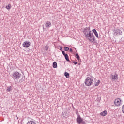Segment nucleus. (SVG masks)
Masks as SVG:
<instances>
[{
    "instance_id": "27",
    "label": "nucleus",
    "mask_w": 124,
    "mask_h": 124,
    "mask_svg": "<svg viewBox=\"0 0 124 124\" xmlns=\"http://www.w3.org/2000/svg\"><path fill=\"white\" fill-rule=\"evenodd\" d=\"M46 48H47V46H46Z\"/></svg>"
},
{
    "instance_id": "11",
    "label": "nucleus",
    "mask_w": 124,
    "mask_h": 124,
    "mask_svg": "<svg viewBox=\"0 0 124 124\" xmlns=\"http://www.w3.org/2000/svg\"><path fill=\"white\" fill-rule=\"evenodd\" d=\"M100 115H101V116H103V117H105V116H106V115H107V111L104 110L102 112L100 113Z\"/></svg>"
},
{
    "instance_id": "14",
    "label": "nucleus",
    "mask_w": 124,
    "mask_h": 124,
    "mask_svg": "<svg viewBox=\"0 0 124 124\" xmlns=\"http://www.w3.org/2000/svg\"><path fill=\"white\" fill-rule=\"evenodd\" d=\"M53 68H57L58 67V66L57 65V62H53Z\"/></svg>"
},
{
    "instance_id": "15",
    "label": "nucleus",
    "mask_w": 124,
    "mask_h": 124,
    "mask_svg": "<svg viewBox=\"0 0 124 124\" xmlns=\"http://www.w3.org/2000/svg\"><path fill=\"white\" fill-rule=\"evenodd\" d=\"M64 76L66 78H69V73H67V72L64 73Z\"/></svg>"
},
{
    "instance_id": "19",
    "label": "nucleus",
    "mask_w": 124,
    "mask_h": 124,
    "mask_svg": "<svg viewBox=\"0 0 124 124\" xmlns=\"http://www.w3.org/2000/svg\"><path fill=\"white\" fill-rule=\"evenodd\" d=\"M64 51H69V47H66V46L64 47Z\"/></svg>"
},
{
    "instance_id": "22",
    "label": "nucleus",
    "mask_w": 124,
    "mask_h": 124,
    "mask_svg": "<svg viewBox=\"0 0 124 124\" xmlns=\"http://www.w3.org/2000/svg\"><path fill=\"white\" fill-rule=\"evenodd\" d=\"M61 52L62 54V55H63L64 56L66 54V53H65V52L63 50H61Z\"/></svg>"
},
{
    "instance_id": "20",
    "label": "nucleus",
    "mask_w": 124,
    "mask_h": 124,
    "mask_svg": "<svg viewBox=\"0 0 124 124\" xmlns=\"http://www.w3.org/2000/svg\"><path fill=\"white\" fill-rule=\"evenodd\" d=\"M100 83V81L99 80H98L97 81V82L95 84V86L97 87V86H98L99 85V84Z\"/></svg>"
},
{
    "instance_id": "21",
    "label": "nucleus",
    "mask_w": 124,
    "mask_h": 124,
    "mask_svg": "<svg viewBox=\"0 0 124 124\" xmlns=\"http://www.w3.org/2000/svg\"><path fill=\"white\" fill-rule=\"evenodd\" d=\"M122 111L123 113H124V104L122 106Z\"/></svg>"
},
{
    "instance_id": "17",
    "label": "nucleus",
    "mask_w": 124,
    "mask_h": 124,
    "mask_svg": "<svg viewBox=\"0 0 124 124\" xmlns=\"http://www.w3.org/2000/svg\"><path fill=\"white\" fill-rule=\"evenodd\" d=\"M6 9H8V10H9L11 9V5L8 4V6H6Z\"/></svg>"
},
{
    "instance_id": "13",
    "label": "nucleus",
    "mask_w": 124,
    "mask_h": 124,
    "mask_svg": "<svg viewBox=\"0 0 124 124\" xmlns=\"http://www.w3.org/2000/svg\"><path fill=\"white\" fill-rule=\"evenodd\" d=\"M25 76L23 77L22 78L19 80L20 84H22V83L25 81Z\"/></svg>"
},
{
    "instance_id": "1",
    "label": "nucleus",
    "mask_w": 124,
    "mask_h": 124,
    "mask_svg": "<svg viewBox=\"0 0 124 124\" xmlns=\"http://www.w3.org/2000/svg\"><path fill=\"white\" fill-rule=\"evenodd\" d=\"M83 33H84L85 37L90 42H94L95 41V38L93 32L91 31V27H86L83 29Z\"/></svg>"
},
{
    "instance_id": "16",
    "label": "nucleus",
    "mask_w": 124,
    "mask_h": 124,
    "mask_svg": "<svg viewBox=\"0 0 124 124\" xmlns=\"http://www.w3.org/2000/svg\"><path fill=\"white\" fill-rule=\"evenodd\" d=\"M75 57L77 60L79 61L80 60V56H79V54L78 53H76L75 54Z\"/></svg>"
},
{
    "instance_id": "3",
    "label": "nucleus",
    "mask_w": 124,
    "mask_h": 124,
    "mask_svg": "<svg viewBox=\"0 0 124 124\" xmlns=\"http://www.w3.org/2000/svg\"><path fill=\"white\" fill-rule=\"evenodd\" d=\"M85 84L86 86H88V87L92 86L93 84V79L90 77H87L85 79Z\"/></svg>"
},
{
    "instance_id": "9",
    "label": "nucleus",
    "mask_w": 124,
    "mask_h": 124,
    "mask_svg": "<svg viewBox=\"0 0 124 124\" xmlns=\"http://www.w3.org/2000/svg\"><path fill=\"white\" fill-rule=\"evenodd\" d=\"M52 26V24L51 23V22L48 21H47L45 24V27L46 28H49V27H51Z\"/></svg>"
},
{
    "instance_id": "10",
    "label": "nucleus",
    "mask_w": 124,
    "mask_h": 124,
    "mask_svg": "<svg viewBox=\"0 0 124 124\" xmlns=\"http://www.w3.org/2000/svg\"><path fill=\"white\" fill-rule=\"evenodd\" d=\"M92 31L93 32V33L95 34L96 37H97V38H99L98 37V33H97V31H96V29H93L92 30Z\"/></svg>"
},
{
    "instance_id": "24",
    "label": "nucleus",
    "mask_w": 124,
    "mask_h": 124,
    "mask_svg": "<svg viewBox=\"0 0 124 124\" xmlns=\"http://www.w3.org/2000/svg\"><path fill=\"white\" fill-rule=\"evenodd\" d=\"M69 50V51H70V53H72V51H73L72 48H70Z\"/></svg>"
},
{
    "instance_id": "6",
    "label": "nucleus",
    "mask_w": 124,
    "mask_h": 124,
    "mask_svg": "<svg viewBox=\"0 0 124 124\" xmlns=\"http://www.w3.org/2000/svg\"><path fill=\"white\" fill-rule=\"evenodd\" d=\"M22 46L24 48H29L31 46V42L26 41L23 43Z\"/></svg>"
},
{
    "instance_id": "28",
    "label": "nucleus",
    "mask_w": 124,
    "mask_h": 124,
    "mask_svg": "<svg viewBox=\"0 0 124 124\" xmlns=\"http://www.w3.org/2000/svg\"><path fill=\"white\" fill-rule=\"evenodd\" d=\"M78 64H79V65H80V63H79Z\"/></svg>"
},
{
    "instance_id": "8",
    "label": "nucleus",
    "mask_w": 124,
    "mask_h": 124,
    "mask_svg": "<svg viewBox=\"0 0 124 124\" xmlns=\"http://www.w3.org/2000/svg\"><path fill=\"white\" fill-rule=\"evenodd\" d=\"M111 78L113 81H115V80H118V74H115V75H111Z\"/></svg>"
},
{
    "instance_id": "7",
    "label": "nucleus",
    "mask_w": 124,
    "mask_h": 124,
    "mask_svg": "<svg viewBox=\"0 0 124 124\" xmlns=\"http://www.w3.org/2000/svg\"><path fill=\"white\" fill-rule=\"evenodd\" d=\"M114 104L116 106H120L121 105V98L116 99L114 101Z\"/></svg>"
},
{
    "instance_id": "2",
    "label": "nucleus",
    "mask_w": 124,
    "mask_h": 124,
    "mask_svg": "<svg viewBox=\"0 0 124 124\" xmlns=\"http://www.w3.org/2000/svg\"><path fill=\"white\" fill-rule=\"evenodd\" d=\"M21 77V74L18 72H14L12 74V78L14 79L15 83H16V80H19Z\"/></svg>"
},
{
    "instance_id": "25",
    "label": "nucleus",
    "mask_w": 124,
    "mask_h": 124,
    "mask_svg": "<svg viewBox=\"0 0 124 124\" xmlns=\"http://www.w3.org/2000/svg\"><path fill=\"white\" fill-rule=\"evenodd\" d=\"M60 48L59 49V50H60V51H62V46H60Z\"/></svg>"
},
{
    "instance_id": "12",
    "label": "nucleus",
    "mask_w": 124,
    "mask_h": 124,
    "mask_svg": "<svg viewBox=\"0 0 124 124\" xmlns=\"http://www.w3.org/2000/svg\"><path fill=\"white\" fill-rule=\"evenodd\" d=\"M65 59L67 62H70V60H69V57L68 56V54H66L64 55Z\"/></svg>"
},
{
    "instance_id": "18",
    "label": "nucleus",
    "mask_w": 124,
    "mask_h": 124,
    "mask_svg": "<svg viewBox=\"0 0 124 124\" xmlns=\"http://www.w3.org/2000/svg\"><path fill=\"white\" fill-rule=\"evenodd\" d=\"M12 89H11V86L10 87H8L7 89V92H10L11 91H12Z\"/></svg>"
},
{
    "instance_id": "29",
    "label": "nucleus",
    "mask_w": 124,
    "mask_h": 124,
    "mask_svg": "<svg viewBox=\"0 0 124 124\" xmlns=\"http://www.w3.org/2000/svg\"><path fill=\"white\" fill-rule=\"evenodd\" d=\"M62 114H63V112H62Z\"/></svg>"
},
{
    "instance_id": "4",
    "label": "nucleus",
    "mask_w": 124,
    "mask_h": 124,
    "mask_svg": "<svg viewBox=\"0 0 124 124\" xmlns=\"http://www.w3.org/2000/svg\"><path fill=\"white\" fill-rule=\"evenodd\" d=\"M114 35H123V32L118 28L115 27L113 31Z\"/></svg>"
},
{
    "instance_id": "5",
    "label": "nucleus",
    "mask_w": 124,
    "mask_h": 124,
    "mask_svg": "<svg viewBox=\"0 0 124 124\" xmlns=\"http://www.w3.org/2000/svg\"><path fill=\"white\" fill-rule=\"evenodd\" d=\"M77 123L79 124H86V122L84 121L81 116L79 115L76 119Z\"/></svg>"
},
{
    "instance_id": "26",
    "label": "nucleus",
    "mask_w": 124,
    "mask_h": 124,
    "mask_svg": "<svg viewBox=\"0 0 124 124\" xmlns=\"http://www.w3.org/2000/svg\"><path fill=\"white\" fill-rule=\"evenodd\" d=\"M16 117L17 120H19V117H18V116L17 115H16Z\"/></svg>"
},
{
    "instance_id": "23",
    "label": "nucleus",
    "mask_w": 124,
    "mask_h": 124,
    "mask_svg": "<svg viewBox=\"0 0 124 124\" xmlns=\"http://www.w3.org/2000/svg\"><path fill=\"white\" fill-rule=\"evenodd\" d=\"M73 63H74L75 65L78 64V62H75L74 61H73Z\"/></svg>"
}]
</instances>
